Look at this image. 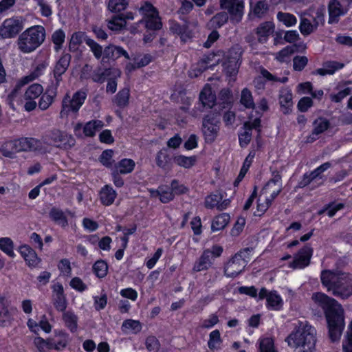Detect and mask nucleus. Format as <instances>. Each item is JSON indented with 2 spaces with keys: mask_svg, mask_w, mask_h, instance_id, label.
I'll return each mask as SVG.
<instances>
[{
  "mask_svg": "<svg viewBox=\"0 0 352 352\" xmlns=\"http://www.w3.org/2000/svg\"><path fill=\"white\" fill-rule=\"evenodd\" d=\"M113 151L112 150L104 151L100 156V162L103 166L113 170L114 160H113Z\"/></svg>",
  "mask_w": 352,
  "mask_h": 352,
  "instance_id": "nucleus-52",
  "label": "nucleus"
},
{
  "mask_svg": "<svg viewBox=\"0 0 352 352\" xmlns=\"http://www.w3.org/2000/svg\"><path fill=\"white\" fill-rule=\"evenodd\" d=\"M117 196L116 192L109 185H105L100 191V199L102 204L111 205Z\"/></svg>",
  "mask_w": 352,
  "mask_h": 352,
  "instance_id": "nucleus-28",
  "label": "nucleus"
},
{
  "mask_svg": "<svg viewBox=\"0 0 352 352\" xmlns=\"http://www.w3.org/2000/svg\"><path fill=\"white\" fill-rule=\"evenodd\" d=\"M250 5L252 8L254 14L259 18L264 16L269 9L267 0H259L254 5H253V2L251 1Z\"/></svg>",
  "mask_w": 352,
  "mask_h": 352,
  "instance_id": "nucleus-39",
  "label": "nucleus"
},
{
  "mask_svg": "<svg viewBox=\"0 0 352 352\" xmlns=\"http://www.w3.org/2000/svg\"><path fill=\"white\" fill-rule=\"evenodd\" d=\"M123 331H131L134 333L140 332L142 329V324L139 320L132 319L125 320L122 325Z\"/></svg>",
  "mask_w": 352,
  "mask_h": 352,
  "instance_id": "nucleus-46",
  "label": "nucleus"
},
{
  "mask_svg": "<svg viewBox=\"0 0 352 352\" xmlns=\"http://www.w3.org/2000/svg\"><path fill=\"white\" fill-rule=\"evenodd\" d=\"M126 25V21L124 18L115 16L111 19L107 21V27L112 31H119Z\"/></svg>",
  "mask_w": 352,
  "mask_h": 352,
  "instance_id": "nucleus-45",
  "label": "nucleus"
},
{
  "mask_svg": "<svg viewBox=\"0 0 352 352\" xmlns=\"http://www.w3.org/2000/svg\"><path fill=\"white\" fill-rule=\"evenodd\" d=\"M0 249L12 258L15 255L13 251V241L10 238H0Z\"/></svg>",
  "mask_w": 352,
  "mask_h": 352,
  "instance_id": "nucleus-53",
  "label": "nucleus"
},
{
  "mask_svg": "<svg viewBox=\"0 0 352 352\" xmlns=\"http://www.w3.org/2000/svg\"><path fill=\"white\" fill-rule=\"evenodd\" d=\"M104 126V122L99 120L87 122L83 126V133L86 137H94L96 131Z\"/></svg>",
  "mask_w": 352,
  "mask_h": 352,
  "instance_id": "nucleus-30",
  "label": "nucleus"
},
{
  "mask_svg": "<svg viewBox=\"0 0 352 352\" xmlns=\"http://www.w3.org/2000/svg\"><path fill=\"white\" fill-rule=\"evenodd\" d=\"M135 166V164L133 160L124 158L116 164L113 170H117L120 174H128L133 170Z\"/></svg>",
  "mask_w": 352,
  "mask_h": 352,
  "instance_id": "nucleus-29",
  "label": "nucleus"
},
{
  "mask_svg": "<svg viewBox=\"0 0 352 352\" xmlns=\"http://www.w3.org/2000/svg\"><path fill=\"white\" fill-rule=\"evenodd\" d=\"M130 90L128 87H124L120 90L112 99L113 105L119 109H123L129 104Z\"/></svg>",
  "mask_w": 352,
  "mask_h": 352,
  "instance_id": "nucleus-26",
  "label": "nucleus"
},
{
  "mask_svg": "<svg viewBox=\"0 0 352 352\" xmlns=\"http://www.w3.org/2000/svg\"><path fill=\"white\" fill-rule=\"evenodd\" d=\"M228 14L226 12H221L215 14L208 22L210 28L217 29L223 26L228 21Z\"/></svg>",
  "mask_w": 352,
  "mask_h": 352,
  "instance_id": "nucleus-32",
  "label": "nucleus"
},
{
  "mask_svg": "<svg viewBox=\"0 0 352 352\" xmlns=\"http://www.w3.org/2000/svg\"><path fill=\"white\" fill-rule=\"evenodd\" d=\"M223 67L226 74L228 76L232 78L234 77L238 73L239 64L235 58H231L224 62Z\"/></svg>",
  "mask_w": 352,
  "mask_h": 352,
  "instance_id": "nucleus-37",
  "label": "nucleus"
},
{
  "mask_svg": "<svg viewBox=\"0 0 352 352\" xmlns=\"http://www.w3.org/2000/svg\"><path fill=\"white\" fill-rule=\"evenodd\" d=\"M222 252L223 248L218 245H214L210 249L204 250L199 258L195 262L192 271L199 272L208 270L212 265L214 260L219 257Z\"/></svg>",
  "mask_w": 352,
  "mask_h": 352,
  "instance_id": "nucleus-10",
  "label": "nucleus"
},
{
  "mask_svg": "<svg viewBox=\"0 0 352 352\" xmlns=\"http://www.w3.org/2000/svg\"><path fill=\"white\" fill-rule=\"evenodd\" d=\"M170 189L173 190L174 195H180L186 194L188 191V188L184 184H179L177 179H173L170 183Z\"/></svg>",
  "mask_w": 352,
  "mask_h": 352,
  "instance_id": "nucleus-60",
  "label": "nucleus"
},
{
  "mask_svg": "<svg viewBox=\"0 0 352 352\" xmlns=\"http://www.w3.org/2000/svg\"><path fill=\"white\" fill-rule=\"evenodd\" d=\"M23 28L22 20L10 18L4 21L0 27V36L3 38L15 36Z\"/></svg>",
  "mask_w": 352,
  "mask_h": 352,
  "instance_id": "nucleus-14",
  "label": "nucleus"
},
{
  "mask_svg": "<svg viewBox=\"0 0 352 352\" xmlns=\"http://www.w3.org/2000/svg\"><path fill=\"white\" fill-rule=\"evenodd\" d=\"M71 58L72 56L69 54H64L56 63L52 72L54 78V81L52 82V85L57 87L60 86L63 80V75L67 70L71 62Z\"/></svg>",
  "mask_w": 352,
  "mask_h": 352,
  "instance_id": "nucleus-15",
  "label": "nucleus"
},
{
  "mask_svg": "<svg viewBox=\"0 0 352 352\" xmlns=\"http://www.w3.org/2000/svg\"><path fill=\"white\" fill-rule=\"evenodd\" d=\"M223 197V196L219 192L207 196L205 199V207L210 209L217 207L218 209V205Z\"/></svg>",
  "mask_w": 352,
  "mask_h": 352,
  "instance_id": "nucleus-51",
  "label": "nucleus"
},
{
  "mask_svg": "<svg viewBox=\"0 0 352 352\" xmlns=\"http://www.w3.org/2000/svg\"><path fill=\"white\" fill-rule=\"evenodd\" d=\"M110 74L111 69H105L103 71L98 70L94 72L91 78L94 82L102 83Z\"/></svg>",
  "mask_w": 352,
  "mask_h": 352,
  "instance_id": "nucleus-62",
  "label": "nucleus"
},
{
  "mask_svg": "<svg viewBox=\"0 0 352 352\" xmlns=\"http://www.w3.org/2000/svg\"><path fill=\"white\" fill-rule=\"evenodd\" d=\"M230 221V216L227 213H222L214 217L212 222L211 229L213 232L223 229Z\"/></svg>",
  "mask_w": 352,
  "mask_h": 352,
  "instance_id": "nucleus-34",
  "label": "nucleus"
},
{
  "mask_svg": "<svg viewBox=\"0 0 352 352\" xmlns=\"http://www.w3.org/2000/svg\"><path fill=\"white\" fill-rule=\"evenodd\" d=\"M281 175L279 172H274L273 177L269 180V182L266 184L263 189L262 190L263 192H267L269 190H271L272 188H276L278 185L281 184Z\"/></svg>",
  "mask_w": 352,
  "mask_h": 352,
  "instance_id": "nucleus-57",
  "label": "nucleus"
},
{
  "mask_svg": "<svg viewBox=\"0 0 352 352\" xmlns=\"http://www.w3.org/2000/svg\"><path fill=\"white\" fill-rule=\"evenodd\" d=\"M10 144L12 150L16 153L32 152L42 149L41 141L34 138L23 137L11 141Z\"/></svg>",
  "mask_w": 352,
  "mask_h": 352,
  "instance_id": "nucleus-13",
  "label": "nucleus"
},
{
  "mask_svg": "<svg viewBox=\"0 0 352 352\" xmlns=\"http://www.w3.org/2000/svg\"><path fill=\"white\" fill-rule=\"evenodd\" d=\"M63 318L65 325L71 330V331L74 332L76 331L78 327V318L74 313L71 311H66L63 314Z\"/></svg>",
  "mask_w": 352,
  "mask_h": 352,
  "instance_id": "nucleus-41",
  "label": "nucleus"
},
{
  "mask_svg": "<svg viewBox=\"0 0 352 352\" xmlns=\"http://www.w3.org/2000/svg\"><path fill=\"white\" fill-rule=\"evenodd\" d=\"M312 298L324 311L330 339L332 342L338 341L345 326L344 311L342 305L336 300L323 293L314 294Z\"/></svg>",
  "mask_w": 352,
  "mask_h": 352,
  "instance_id": "nucleus-1",
  "label": "nucleus"
},
{
  "mask_svg": "<svg viewBox=\"0 0 352 352\" xmlns=\"http://www.w3.org/2000/svg\"><path fill=\"white\" fill-rule=\"evenodd\" d=\"M249 249L239 251L227 263L224 267V274L228 277L234 278L241 273L250 261Z\"/></svg>",
  "mask_w": 352,
  "mask_h": 352,
  "instance_id": "nucleus-9",
  "label": "nucleus"
},
{
  "mask_svg": "<svg viewBox=\"0 0 352 352\" xmlns=\"http://www.w3.org/2000/svg\"><path fill=\"white\" fill-rule=\"evenodd\" d=\"M93 270L98 278H104L108 272L107 263L103 260L97 261L93 265Z\"/></svg>",
  "mask_w": 352,
  "mask_h": 352,
  "instance_id": "nucleus-48",
  "label": "nucleus"
},
{
  "mask_svg": "<svg viewBox=\"0 0 352 352\" xmlns=\"http://www.w3.org/2000/svg\"><path fill=\"white\" fill-rule=\"evenodd\" d=\"M49 216L55 223L62 227L67 226L68 221L65 213L62 210L53 207L50 211Z\"/></svg>",
  "mask_w": 352,
  "mask_h": 352,
  "instance_id": "nucleus-31",
  "label": "nucleus"
},
{
  "mask_svg": "<svg viewBox=\"0 0 352 352\" xmlns=\"http://www.w3.org/2000/svg\"><path fill=\"white\" fill-rule=\"evenodd\" d=\"M312 133L307 138V143L314 142L318 139V135L324 132L330 126L329 122L323 118H319L314 123Z\"/></svg>",
  "mask_w": 352,
  "mask_h": 352,
  "instance_id": "nucleus-19",
  "label": "nucleus"
},
{
  "mask_svg": "<svg viewBox=\"0 0 352 352\" xmlns=\"http://www.w3.org/2000/svg\"><path fill=\"white\" fill-rule=\"evenodd\" d=\"M42 140L45 144L65 150L70 149L76 144L72 135L57 129L47 131L43 135Z\"/></svg>",
  "mask_w": 352,
  "mask_h": 352,
  "instance_id": "nucleus-6",
  "label": "nucleus"
},
{
  "mask_svg": "<svg viewBox=\"0 0 352 352\" xmlns=\"http://www.w3.org/2000/svg\"><path fill=\"white\" fill-rule=\"evenodd\" d=\"M344 64L337 61H327L323 63L322 68L317 69L313 72L314 74L320 76L332 75L336 71L343 68Z\"/></svg>",
  "mask_w": 352,
  "mask_h": 352,
  "instance_id": "nucleus-27",
  "label": "nucleus"
},
{
  "mask_svg": "<svg viewBox=\"0 0 352 352\" xmlns=\"http://www.w3.org/2000/svg\"><path fill=\"white\" fill-rule=\"evenodd\" d=\"M221 342L219 331L214 330L209 335L208 346L210 350H215L218 349V344H220Z\"/></svg>",
  "mask_w": 352,
  "mask_h": 352,
  "instance_id": "nucleus-54",
  "label": "nucleus"
},
{
  "mask_svg": "<svg viewBox=\"0 0 352 352\" xmlns=\"http://www.w3.org/2000/svg\"><path fill=\"white\" fill-rule=\"evenodd\" d=\"M308 58L305 56H296L293 59V67L295 71H302L307 65Z\"/></svg>",
  "mask_w": 352,
  "mask_h": 352,
  "instance_id": "nucleus-61",
  "label": "nucleus"
},
{
  "mask_svg": "<svg viewBox=\"0 0 352 352\" xmlns=\"http://www.w3.org/2000/svg\"><path fill=\"white\" fill-rule=\"evenodd\" d=\"M174 162L179 166L185 168H189L195 165L196 162V157H186L184 155H177L174 157Z\"/></svg>",
  "mask_w": 352,
  "mask_h": 352,
  "instance_id": "nucleus-42",
  "label": "nucleus"
},
{
  "mask_svg": "<svg viewBox=\"0 0 352 352\" xmlns=\"http://www.w3.org/2000/svg\"><path fill=\"white\" fill-rule=\"evenodd\" d=\"M219 112L211 111L206 115L202 121V132L206 142L212 143L218 136L220 129Z\"/></svg>",
  "mask_w": 352,
  "mask_h": 352,
  "instance_id": "nucleus-8",
  "label": "nucleus"
},
{
  "mask_svg": "<svg viewBox=\"0 0 352 352\" xmlns=\"http://www.w3.org/2000/svg\"><path fill=\"white\" fill-rule=\"evenodd\" d=\"M175 198L173 190L168 186H160V200L163 204H167Z\"/></svg>",
  "mask_w": 352,
  "mask_h": 352,
  "instance_id": "nucleus-43",
  "label": "nucleus"
},
{
  "mask_svg": "<svg viewBox=\"0 0 352 352\" xmlns=\"http://www.w3.org/2000/svg\"><path fill=\"white\" fill-rule=\"evenodd\" d=\"M316 331L307 322H300L296 330L286 339L288 345L294 348H300L301 352H312L316 342Z\"/></svg>",
  "mask_w": 352,
  "mask_h": 352,
  "instance_id": "nucleus-3",
  "label": "nucleus"
},
{
  "mask_svg": "<svg viewBox=\"0 0 352 352\" xmlns=\"http://www.w3.org/2000/svg\"><path fill=\"white\" fill-rule=\"evenodd\" d=\"M313 250L309 245H305L298 252V254L290 264V267L294 269L304 268L309 265L310 259L312 256Z\"/></svg>",
  "mask_w": 352,
  "mask_h": 352,
  "instance_id": "nucleus-16",
  "label": "nucleus"
},
{
  "mask_svg": "<svg viewBox=\"0 0 352 352\" xmlns=\"http://www.w3.org/2000/svg\"><path fill=\"white\" fill-rule=\"evenodd\" d=\"M248 123L244 124L245 131L239 135V144L241 147L246 146L251 141L252 132L250 128H248Z\"/></svg>",
  "mask_w": 352,
  "mask_h": 352,
  "instance_id": "nucleus-58",
  "label": "nucleus"
},
{
  "mask_svg": "<svg viewBox=\"0 0 352 352\" xmlns=\"http://www.w3.org/2000/svg\"><path fill=\"white\" fill-rule=\"evenodd\" d=\"M122 56L128 60L130 59L128 52L120 46L109 45L104 50V58L117 59Z\"/></svg>",
  "mask_w": 352,
  "mask_h": 352,
  "instance_id": "nucleus-25",
  "label": "nucleus"
},
{
  "mask_svg": "<svg viewBox=\"0 0 352 352\" xmlns=\"http://www.w3.org/2000/svg\"><path fill=\"white\" fill-rule=\"evenodd\" d=\"M58 87L52 84L46 89L45 91L41 94L38 102V107L40 109L43 111L47 110L51 106L57 96Z\"/></svg>",
  "mask_w": 352,
  "mask_h": 352,
  "instance_id": "nucleus-17",
  "label": "nucleus"
},
{
  "mask_svg": "<svg viewBox=\"0 0 352 352\" xmlns=\"http://www.w3.org/2000/svg\"><path fill=\"white\" fill-rule=\"evenodd\" d=\"M199 101L204 107L211 109L215 104L216 96L209 85H206L199 94Z\"/></svg>",
  "mask_w": 352,
  "mask_h": 352,
  "instance_id": "nucleus-24",
  "label": "nucleus"
},
{
  "mask_svg": "<svg viewBox=\"0 0 352 352\" xmlns=\"http://www.w3.org/2000/svg\"><path fill=\"white\" fill-rule=\"evenodd\" d=\"M65 38V34L64 32L59 29L58 30H56L52 36V40L55 45V50L58 51L60 47L62 44L63 43Z\"/></svg>",
  "mask_w": 352,
  "mask_h": 352,
  "instance_id": "nucleus-59",
  "label": "nucleus"
},
{
  "mask_svg": "<svg viewBox=\"0 0 352 352\" xmlns=\"http://www.w3.org/2000/svg\"><path fill=\"white\" fill-rule=\"evenodd\" d=\"M144 20L145 22V27L147 29L157 30H160L162 27V23L158 14L146 17Z\"/></svg>",
  "mask_w": 352,
  "mask_h": 352,
  "instance_id": "nucleus-50",
  "label": "nucleus"
},
{
  "mask_svg": "<svg viewBox=\"0 0 352 352\" xmlns=\"http://www.w3.org/2000/svg\"><path fill=\"white\" fill-rule=\"evenodd\" d=\"M321 283L328 292L342 299L352 296V274L342 272L323 270L320 275Z\"/></svg>",
  "mask_w": 352,
  "mask_h": 352,
  "instance_id": "nucleus-2",
  "label": "nucleus"
},
{
  "mask_svg": "<svg viewBox=\"0 0 352 352\" xmlns=\"http://www.w3.org/2000/svg\"><path fill=\"white\" fill-rule=\"evenodd\" d=\"M274 30V25L272 22L265 21L261 23L256 29L255 32L258 36L259 43H265Z\"/></svg>",
  "mask_w": 352,
  "mask_h": 352,
  "instance_id": "nucleus-20",
  "label": "nucleus"
},
{
  "mask_svg": "<svg viewBox=\"0 0 352 352\" xmlns=\"http://www.w3.org/2000/svg\"><path fill=\"white\" fill-rule=\"evenodd\" d=\"M299 30L302 34L307 36L314 32L316 28L314 23H311L310 20L305 17H301Z\"/></svg>",
  "mask_w": 352,
  "mask_h": 352,
  "instance_id": "nucleus-47",
  "label": "nucleus"
},
{
  "mask_svg": "<svg viewBox=\"0 0 352 352\" xmlns=\"http://www.w3.org/2000/svg\"><path fill=\"white\" fill-rule=\"evenodd\" d=\"M127 6L125 0H109L108 8L112 12H120L124 10Z\"/></svg>",
  "mask_w": 352,
  "mask_h": 352,
  "instance_id": "nucleus-56",
  "label": "nucleus"
},
{
  "mask_svg": "<svg viewBox=\"0 0 352 352\" xmlns=\"http://www.w3.org/2000/svg\"><path fill=\"white\" fill-rule=\"evenodd\" d=\"M267 306L273 309L278 310L280 308L282 299L276 293L270 292L267 298Z\"/></svg>",
  "mask_w": 352,
  "mask_h": 352,
  "instance_id": "nucleus-55",
  "label": "nucleus"
},
{
  "mask_svg": "<svg viewBox=\"0 0 352 352\" xmlns=\"http://www.w3.org/2000/svg\"><path fill=\"white\" fill-rule=\"evenodd\" d=\"M349 331L346 333V340L343 342L342 349L344 352H352V320L349 324Z\"/></svg>",
  "mask_w": 352,
  "mask_h": 352,
  "instance_id": "nucleus-64",
  "label": "nucleus"
},
{
  "mask_svg": "<svg viewBox=\"0 0 352 352\" xmlns=\"http://www.w3.org/2000/svg\"><path fill=\"white\" fill-rule=\"evenodd\" d=\"M43 92V87L41 85L34 83L28 87L23 95L24 99H36Z\"/></svg>",
  "mask_w": 352,
  "mask_h": 352,
  "instance_id": "nucleus-38",
  "label": "nucleus"
},
{
  "mask_svg": "<svg viewBox=\"0 0 352 352\" xmlns=\"http://www.w3.org/2000/svg\"><path fill=\"white\" fill-rule=\"evenodd\" d=\"M34 344L40 352H47L52 349H58L56 345L51 340H44L37 337L34 340Z\"/></svg>",
  "mask_w": 352,
  "mask_h": 352,
  "instance_id": "nucleus-36",
  "label": "nucleus"
},
{
  "mask_svg": "<svg viewBox=\"0 0 352 352\" xmlns=\"http://www.w3.org/2000/svg\"><path fill=\"white\" fill-rule=\"evenodd\" d=\"M240 102L247 109H254L255 108L252 93L248 88H244L242 90Z\"/></svg>",
  "mask_w": 352,
  "mask_h": 352,
  "instance_id": "nucleus-40",
  "label": "nucleus"
},
{
  "mask_svg": "<svg viewBox=\"0 0 352 352\" xmlns=\"http://www.w3.org/2000/svg\"><path fill=\"white\" fill-rule=\"evenodd\" d=\"M171 162V157L168 152L167 149L160 150L156 155V164L157 165L163 168H169Z\"/></svg>",
  "mask_w": 352,
  "mask_h": 352,
  "instance_id": "nucleus-33",
  "label": "nucleus"
},
{
  "mask_svg": "<svg viewBox=\"0 0 352 352\" xmlns=\"http://www.w3.org/2000/svg\"><path fill=\"white\" fill-rule=\"evenodd\" d=\"M352 0H330L328 3L329 24L337 23L340 17L347 13Z\"/></svg>",
  "mask_w": 352,
  "mask_h": 352,
  "instance_id": "nucleus-11",
  "label": "nucleus"
},
{
  "mask_svg": "<svg viewBox=\"0 0 352 352\" xmlns=\"http://www.w3.org/2000/svg\"><path fill=\"white\" fill-rule=\"evenodd\" d=\"M86 98V92L82 90L76 91L72 96L67 93L62 100L60 118L63 119L71 113L77 114Z\"/></svg>",
  "mask_w": 352,
  "mask_h": 352,
  "instance_id": "nucleus-7",
  "label": "nucleus"
},
{
  "mask_svg": "<svg viewBox=\"0 0 352 352\" xmlns=\"http://www.w3.org/2000/svg\"><path fill=\"white\" fill-rule=\"evenodd\" d=\"M45 30L41 25H34L21 33L17 39L18 49L23 53H30L45 41Z\"/></svg>",
  "mask_w": 352,
  "mask_h": 352,
  "instance_id": "nucleus-4",
  "label": "nucleus"
},
{
  "mask_svg": "<svg viewBox=\"0 0 352 352\" xmlns=\"http://www.w3.org/2000/svg\"><path fill=\"white\" fill-rule=\"evenodd\" d=\"M279 103L281 111L284 114H288L292 111V94L288 89H282L279 94Z\"/></svg>",
  "mask_w": 352,
  "mask_h": 352,
  "instance_id": "nucleus-21",
  "label": "nucleus"
},
{
  "mask_svg": "<svg viewBox=\"0 0 352 352\" xmlns=\"http://www.w3.org/2000/svg\"><path fill=\"white\" fill-rule=\"evenodd\" d=\"M12 320V314L8 309V304L6 297L0 294V326H9Z\"/></svg>",
  "mask_w": 352,
  "mask_h": 352,
  "instance_id": "nucleus-22",
  "label": "nucleus"
},
{
  "mask_svg": "<svg viewBox=\"0 0 352 352\" xmlns=\"http://www.w3.org/2000/svg\"><path fill=\"white\" fill-rule=\"evenodd\" d=\"M170 30L173 33L180 36L182 41L186 42L192 37V32L189 30L186 22L179 24L177 22L173 21L170 26Z\"/></svg>",
  "mask_w": 352,
  "mask_h": 352,
  "instance_id": "nucleus-23",
  "label": "nucleus"
},
{
  "mask_svg": "<svg viewBox=\"0 0 352 352\" xmlns=\"http://www.w3.org/2000/svg\"><path fill=\"white\" fill-rule=\"evenodd\" d=\"M19 252L30 267H37L41 261L36 252L29 245H21L19 248Z\"/></svg>",
  "mask_w": 352,
  "mask_h": 352,
  "instance_id": "nucleus-18",
  "label": "nucleus"
},
{
  "mask_svg": "<svg viewBox=\"0 0 352 352\" xmlns=\"http://www.w3.org/2000/svg\"><path fill=\"white\" fill-rule=\"evenodd\" d=\"M277 19L287 27L293 26L297 23L296 17L288 12H278L277 13Z\"/></svg>",
  "mask_w": 352,
  "mask_h": 352,
  "instance_id": "nucleus-44",
  "label": "nucleus"
},
{
  "mask_svg": "<svg viewBox=\"0 0 352 352\" xmlns=\"http://www.w3.org/2000/svg\"><path fill=\"white\" fill-rule=\"evenodd\" d=\"M260 351L261 352H275L272 339L270 338L262 339L260 342Z\"/></svg>",
  "mask_w": 352,
  "mask_h": 352,
  "instance_id": "nucleus-63",
  "label": "nucleus"
},
{
  "mask_svg": "<svg viewBox=\"0 0 352 352\" xmlns=\"http://www.w3.org/2000/svg\"><path fill=\"white\" fill-rule=\"evenodd\" d=\"M45 67L46 65L44 63L38 65L33 72L22 78L16 83L13 90L7 97V102L12 109H16L23 103V96L21 93V87L41 76Z\"/></svg>",
  "mask_w": 352,
  "mask_h": 352,
  "instance_id": "nucleus-5",
  "label": "nucleus"
},
{
  "mask_svg": "<svg viewBox=\"0 0 352 352\" xmlns=\"http://www.w3.org/2000/svg\"><path fill=\"white\" fill-rule=\"evenodd\" d=\"M216 56L213 54L204 56L197 63L198 69L200 72L212 68L217 65V60H214Z\"/></svg>",
  "mask_w": 352,
  "mask_h": 352,
  "instance_id": "nucleus-35",
  "label": "nucleus"
},
{
  "mask_svg": "<svg viewBox=\"0 0 352 352\" xmlns=\"http://www.w3.org/2000/svg\"><path fill=\"white\" fill-rule=\"evenodd\" d=\"M220 6L226 10L233 24L239 23L243 16L244 3L242 0H220Z\"/></svg>",
  "mask_w": 352,
  "mask_h": 352,
  "instance_id": "nucleus-12",
  "label": "nucleus"
},
{
  "mask_svg": "<svg viewBox=\"0 0 352 352\" xmlns=\"http://www.w3.org/2000/svg\"><path fill=\"white\" fill-rule=\"evenodd\" d=\"M85 41V43L89 47L95 58L100 59L102 57V53L104 54L102 47L96 43L94 40L89 38H86Z\"/></svg>",
  "mask_w": 352,
  "mask_h": 352,
  "instance_id": "nucleus-49",
  "label": "nucleus"
}]
</instances>
